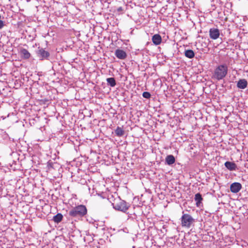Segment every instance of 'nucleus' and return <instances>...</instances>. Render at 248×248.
<instances>
[{
  "label": "nucleus",
  "mask_w": 248,
  "mask_h": 248,
  "mask_svg": "<svg viewBox=\"0 0 248 248\" xmlns=\"http://www.w3.org/2000/svg\"><path fill=\"white\" fill-rule=\"evenodd\" d=\"M228 68L226 64H220L215 69L213 77L217 80L224 78L228 73Z\"/></svg>",
  "instance_id": "obj_1"
},
{
  "label": "nucleus",
  "mask_w": 248,
  "mask_h": 248,
  "mask_svg": "<svg viewBox=\"0 0 248 248\" xmlns=\"http://www.w3.org/2000/svg\"><path fill=\"white\" fill-rule=\"evenodd\" d=\"M87 210L85 205H79L72 208L69 212V215L72 217H82L85 216Z\"/></svg>",
  "instance_id": "obj_2"
},
{
  "label": "nucleus",
  "mask_w": 248,
  "mask_h": 248,
  "mask_svg": "<svg viewBox=\"0 0 248 248\" xmlns=\"http://www.w3.org/2000/svg\"><path fill=\"white\" fill-rule=\"evenodd\" d=\"M112 206L115 210L126 213L130 207V204L119 198L114 200Z\"/></svg>",
  "instance_id": "obj_3"
},
{
  "label": "nucleus",
  "mask_w": 248,
  "mask_h": 248,
  "mask_svg": "<svg viewBox=\"0 0 248 248\" xmlns=\"http://www.w3.org/2000/svg\"><path fill=\"white\" fill-rule=\"evenodd\" d=\"M181 225L183 227L190 228L191 225L195 222V219L189 214L184 213L181 217Z\"/></svg>",
  "instance_id": "obj_4"
},
{
  "label": "nucleus",
  "mask_w": 248,
  "mask_h": 248,
  "mask_svg": "<svg viewBox=\"0 0 248 248\" xmlns=\"http://www.w3.org/2000/svg\"><path fill=\"white\" fill-rule=\"evenodd\" d=\"M36 54L41 60H47L50 56V54L48 51H46L44 48L39 47L38 48Z\"/></svg>",
  "instance_id": "obj_5"
},
{
  "label": "nucleus",
  "mask_w": 248,
  "mask_h": 248,
  "mask_svg": "<svg viewBox=\"0 0 248 248\" xmlns=\"http://www.w3.org/2000/svg\"><path fill=\"white\" fill-rule=\"evenodd\" d=\"M220 35L219 30L217 28H211L209 30L210 37L213 40L217 39Z\"/></svg>",
  "instance_id": "obj_6"
},
{
  "label": "nucleus",
  "mask_w": 248,
  "mask_h": 248,
  "mask_svg": "<svg viewBox=\"0 0 248 248\" xmlns=\"http://www.w3.org/2000/svg\"><path fill=\"white\" fill-rule=\"evenodd\" d=\"M242 188V185L238 182L233 183L231 185L230 190L232 192L236 193L238 192Z\"/></svg>",
  "instance_id": "obj_7"
},
{
  "label": "nucleus",
  "mask_w": 248,
  "mask_h": 248,
  "mask_svg": "<svg viewBox=\"0 0 248 248\" xmlns=\"http://www.w3.org/2000/svg\"><path fill=\"white\" fill-rule=\"evenodd\" d=\"M115 55L120 60H124L127 57L126 53L124 50L120 49H117L115 50Z\"/></svg>",
  "instance_id": "obj_8"
},
{
  "label": "nucleus",
  "mask_w": 248,
  "mask_h": 248,
  "mask_svg": "<svg viewBox=\"0 0 248 248\" xmlns=\"http://www.w3.org/2000/svg\"><path fill=\"white\" fill-rule=\"evenodd\" d=\"M248 86V82L245 79H240L237 83V87L240 89H244Z\"/></svg>",
  "instance_id": "obj_9"
},
{
  "label": "nucleus",
  "mask_w": 248,
  "mask_h": 248,
  "mask_svg": "<svg viewBox=\"0 0 248 248\" xmlns=\"http://www.w3.org/2000/svg\"><path fill=\"white\" fill-rule=\"evenodd\" d=\"M224 165L230 171L235 170L237 169V166L233 162L227 161L225 163Z\"/></svg>",
  "instance_id": "obj_10"
},
{
  "label": "nucleus",
  "mask_w": 248,
  "mask_h": 248,
  "mask_svg": "<svg viewBox=\"0 0 248 248\" xmlns=\"http://www.w3.org/2000/svg\"><path fill=\"white\" fill-rule=\"evenodd\" d=\"M153 43L156 46L159 45L161 44L162 41V38L159 34H155L152 37Z\"/></svg>",
  "instance_id": "obj_11"
},
{
  "label": "nucleus",
  "mask_w": 248,
  "mask_h": 248,
  "mask_svg": "<svg viewBox=\"0 0 248 248\" xmlns=\"http://www.w3.org/2000/svg\"><path fill=\"white\" fill-rule=\"evenodd\" d=\"M175 161V157L173 155H170L166 156L165 158V163L168 165H171L174 163Z\"/></svg>",
  "instance_id": "obj_12"
},
{
  "label": "nucleus",
  "mask_w": 248,
  "mask_h": 248,
  "mask_svg": "<svg viewBox=\"0 0 248 248\" xmlns=\"http://www.w3.org/2000/svg\"><path fill=\"white\" fill-rule=\"evenodd\" d=\"M20 53L21 57L25 59H29L31 56V54L25 48L21 49L20 50Z\"/></svg>",
  "instance_id": "obj_13"
},
{
  "label": "nucleus",
  "mask_w": 248,
  "mask_h": 248,
  "mask_svg": "<svg viewBox=\"0 0 248 248\" xmlns=\"http://www.w3.org/2000/svg\"><path fill=\"white\" fill-rule=\"evenodd\" d=\"M194 200L196 202V204L197 206L199 207L200 206L203 199L202 197V195L200 193H198L195 194Z\"/></svg>",
  "instance_id": "obj_14"
},
{
  "label": "nucleus",
  "mask_w": 248,
  "mask_h": 248,
  "mask_svg": "<svg viewBox=\"0 0 248 248\" xmlns=\"http://www.w3.org/2000/svg\"><path fill=\"white\" fill-rule=\"evenodd\" d=\"M115 133L117 137H122L124 134V131L122 127L118 126L115 130Z\"/></svg>",
  "instance_id": "obj_15"
},
{
  "label": "nucleus",
  "mask_w": 248,
  "mask_h": 248,
  "mask_svg": "<svg viewBox=\"0 0 248 248\" xmlns=\"http://www.w3.org/2000/svg\"><path fill=\"white\" fill-rule=\"evenodd\" d=\"M185 55L189 59H192L195 56V53L191 49H187L185 51Z\"/></svg>",
  "instance_id": "obj_16"
},
{
  "label": "nucleus",
  "mask_w": 248,
  "mask_h": 248,
  "mask_svg": "<svg viewBox=\"0 0 248 248\" xmlns=\"http://www.w3.org/2000/svg\"><path fill=\"white\" fill-rule=\"evenodd\" d=\"M63 218V216L61 213H58L56 215L54 216L53 217V220L56 223L60 222Z\"/></svg>",
  "instance_id": "obj_17"
},
{
  "label": "nucleus",
  "mask_w": 248,
  "mask_h": 248,
  "mask_svg": "<svg viewBox=\"0 0 248 248\" xmlns=\"http://www.w3.org/2000/svg\"><path fill=\"white\" fill-rule=\"evenodd\" d=\"M107 84L112 87H114L116 85V81L113 78H107Z\"/></svg>",
  "instance_id": "obj_18"
},
{
  "label": "nucleus",
  "mask_w": 248,
  "mask_h": 248,
  "mask_svg": "<svg viewBox=\"0 0 248 248\" xmlns=\"http://www.w3.org/2000/svg\"><path fill=\"white\" fill-rule=\"evenodd\" d=\"M142 96L146 99H149L151 97V94L148 92H144L142 93Z\"/></svg>",
  "instance_id": "obj_19"
},
{
  "label": "nucleus",
  "mask_w": 248,
  "mask_h": 248,
  "mask_svg": "<svg viewBox=\"0 0 248 248\" xmlns=\"http://www.w3.org/2000/svg\"><path fill=\"white\" fill-rule=\"evenodd\" d=\"M132 248H135V246H133Z\"/></svg>",
  "instance_id": "obj_20"
}]
</instances>
